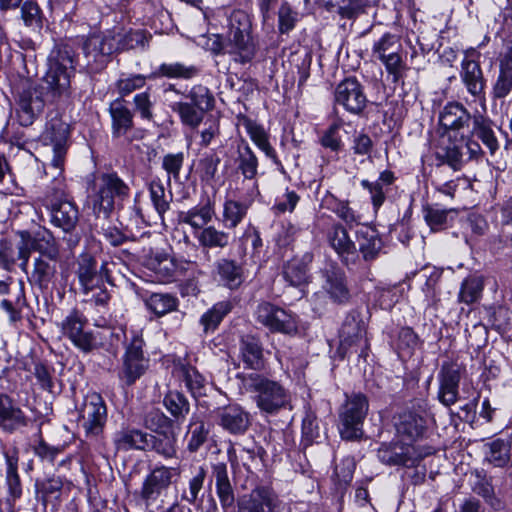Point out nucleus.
<instances>
[{
	"instance_id": "13d9d810",
	"label": "nucleus",
	"mask_w": 512,
	"mask_h": 512,
	"mask_svg": "<svg viewBox=\"0 0 512 512\" xmlns=\"http://www.w3.org/2000/svg\"><path fill=\"white\" fill-rule=\"evenodd\" d=\"M221 162L220 157L212 152L205 154L198 162L197 171L201 180L210 182L215 179L218 166Z\"/></svg>"
},
{
	"instance_id": "6e6d98bb",
	"label": "nucleus",
	"mask_w": 512,
	"mask_h": 512,
	"mask_svg": "<svg viewBox=\"0 0 512 512\" xmlns=\"http://www.w3.org/2000/svg\"><path fill=\"white\" fill-rule=\"evenodd\" d=\"M166 409L175 418H184L189 413V402L187 398L178 391H169L164 397Z\"/></svg>"
},
{
	"instance_id": "2eb2a0df",
	"label": "nucleus",
	"mask_w": 512,
	"mask_h": 512,
	"mask_svg": "<svg viewBox=\"0 0 512 512\" xmlns=\"http://www.w3.org/2000/svg\"><path fill=\"white\" fill-rule=\"evenodd\" d=\"M335 102L352 114H359L367 104L364 87L355 77L341 81L335 89Z\"/></svg>"
},
{
	"instance_id": "8fccbe9b",
	"label": "nucleus",
	"mask_w": 512,
	"mask_h": 512,
	"mask_svg": "<svg viewBox=\"0 0 512 512\" xmlns=\"http://www.w3.org/2000/svg\"><path fill=\"white\" fill-rule=\"evenodd\" d=\"M151 38V35L144 30L129 31L125 34H116L117 52L124 50L144 49Z\"/></svg>"
},
{
	"instance_id": "9d476101",
	"label": "nucleus",
	"mask_w": 512,
	"mask_h": 512,
	"mask_svg": "<svg viewBox=\"0 0 512 512\" xmlns=\"http://www.w3.org/2000/svg\"><path fill=\"white\" fill-rule=\"evenodd\" d=\"M107 421V407L98 393L87 395L79 411V424L87 437H97Z\"/></svg>"
},
{
	"instance_id": "a211bd4d",
	"label": "nucleus",
	"mask_w": 512,
	"mask_h": 512,
	"mask_svg": "<svg viewBox=\"0 0 512 512\" xmlns=\"http://www.w3.org/2000/svg\"><path fill=\"white\" fill-rule=\"evenodd\" d=\"M76 275L82 292L89 295L95 288L103 283L104 278L107 276L106 264H103L98 270L97 261L95 258L88 254H81L77 262Z\"/></svg>"
},
{
	"instance_id": "0eeeda50",
	"label": "nucleus",
	"mask_w": 512,
	"mask_h": 512,
	"mask_svg": "<svg viewBox=\"0 0 512 512\" xmlns=\"http://www.w3.org/2000/svg\"><path fill=\"white\" fill-rule=\"evenodd\" d=\"M116 34L112 31L89 35L83 42L86 64L92 71L103 69L117 52Z\"/></svg>"
},
{
	"instance_id": "aec40b11",
	"label": "nucleus",
	"mask_w": 512,
	"mask_h": 512,
	"mask_svg": "<svg viewBox=\"0 0 512 512\" xmlns=\"http://www.w3.org/2000/svg\"><path fill=\"white\" fill-rule=\"evenodd\" d=\"M327 241L341 261L349 266L358 260V250L347 230L339 223L333 224L327 232Z\"/></svg>"
},
{
	"instance_id": "1a4fd4ad",
	"label": "nucleus",
	"mask_w": 512,
	"mask_h": 512,
	"mask_svg": "<svg viewBox=\"0 0 512 512\" xmlns=\"http://www.w3.org/2000/svg\"><path fill=\"white\" fill-rule=\"evenodd\" d=\"M61 332L75 347L87 353L96 347V338L89 329L87 317L80 311L72 310L60 324Z\"/></svg>"
},
{
	"instance_id": "09e8293b",
	"label": "nucleus",
	"mask_w": 512,
	"mask_h": 512,
	"mask_svg": "<svg viewBox=\"0 0 512 512\" xmlns=\"http://www.w3.org/2000/svg\"><path fill=\"white\" fill-rule=\"evenodd\" d=\"M237 167L240 173L247 180H252L258 172V159L249 145L244 144L238 147Z\"/></svg>"
},
{
	"instance_id": "603ef678",
	"label": "nucleus",
	"mask_w": 512,
	"mask_h": 512,
	"mask_svg": "<svg viewBox=\"0 0 512 512\" xmlns=\"http://www.w3.org/2000/svg\"><path fill=\"white\" fill-rule=\"evenodd\" d=\"M145 304L149 310L158 316H163L177 308L178 302L175 297L170 294L153 293L145 300Z\"/></svg>"
},
{
	"instance_id": "6e6552de",
	"label": "nucleus",
	"mask_w": 512,
	"mask_h": 512,
	"mask_svg": "<svg viewBox=\"0 0 512 512\" xmlns=\"http://www.w3.org/2000/svg\"><path fill=\"white\" fill-rule=\"evenodd\" d=\"M18 257L21 260L20 267L26 270L32 250L46 255L50 260H56L59 255L56 240L49 230H40L31 236L27 231L19 232Z\"/></svg>"
},
{
	"instance_id": "a878e982",
	"label": "nucleus",
	"mask_w": 512,
	"mask_h": 512,
	"mask_svg": "<svg viewBox=\"0 0 512 512\" xmlns=\"http://www.w3.org/2000/svg\"><path fill=\"white\" fill-rule=\"evenodd\" d=\"M471 119L470 112L459 102L447 103L439 115V123L446 132L468 129Z\"/></svg>"
},
{
	"instance_id": "3c124183",
	"label": "nucleus",
	"mask_w": 512,
	"mask_h": 512,
	"mask_svg": "<svg viewBox=\"0 0 512 512\" xmlns=\"http://www.w3.org/2000/svg\"><path fill=\"white\" fill-rule=\"evenodd\" d=\"M475 481L472 484V491L481 496L487 504L498 510L501 508L500 500L495 496L492 481L486 475L476 472Z\"/></svg>"
},
{
	"instance_id": "338daca9",
	"label": "nucleus",
	"mask_w": 512,
	"mask_h": 512,
	"mask_svg": "<svg viewBox=\"0 0 512 512\" xmlns=\"http://www.w3.org/2000/svg\"><path fill=\"white\" fill-rule=\"evenodd\" d=\"M508 446L505 441L497 439L489 444V453L487 454V459L494 466L502 467L504 466L509 457H508Z\"/></svg>"
},
{
	"instance_id": "f03ea898",
	"label": "nucleus",
	"mask_w": 512,
	"mask_h": 512,
	"mask_svg": "<svg viewBox=\"0 0 512 512\" xmlns=\"http://www.w3.org/2000/svg\"><path fill=\"white\" fill-rule=\"evenodd\" d=\"M248 392L254 393L256 406L262 413L274 415L290 406L291 395L279 382L252 373L245 377Z\"/></svg>"
},
{
	"instance_id": "c85d7f7f",
	"label": "nucleus",
	"mask_w": 512,
	"mask_h": 512,
	"mask_svg": "<svg viewBox=\"0 0 512 512\" xmlns=\"http://www.w3.org/2000/svg\"><path fill=\"white\" fill-rule=\"evenodd\" d=\"M26 424L23 411L10 397L0 395V427L7 432H13Z\"/></svg>"
},
{
	"instance_id": "c9c22d12",
	"label": "nucleus",
	"mask_w": 512,
	"mask_h": 512,
	"mask_svg": "<svg viewBox=\"0 0 512 512\" xmlns=\"http://www.w3.org/2000/svg\"><path fill=\"white\" fill-rule=\"evenodd\" d=\"M200 69L193 64L183 62L162 63L158 69L149 75L150 79L166 77L170 79L190 80L198 76Z\"/></svg>"
},
{
	"instance_id": "473e14b6",
	"label": "nucleus",
	"mask_w": 512,
	"mask_h": 512,
	"mask_svg": "<svg viewBox=\"0 0 512 512\" xmlns=\"http://www.w3.org/2000/svg\"><path fill=\"white\" fill-rule=\"evenodd\" d=\"M4 456L7 465L6 483L9 492L7 501L12 506L14 505L15 501L22 495L21 482L17 473L19 460L17 448L13 447L11 449L5 450Z\"/></svg>"
},
{
	"instance_id": "f3484780",
	"label": "nucleus",
	"mask_w": 512,
	"mask_h": 512,
	"mask_svg": "<svg viewBox=\"0 0 512 512\" xmlns=\"http://www.w3.org/2000/svg\"><path fill=\"white\" fill-rule=\"evenodd\" d=\"M425 455L410 444H382L378 450V458L388 465L412 467L417 465Z\"/></svg>"
},
{
	"instance_id": "f8f14e48",
	"label": "nucleus",
	"mask_w": 512,
	"mask_h": 512,
	"mask_svg": "<svg viewBox=\"0 0 512 512\" xmlns=\"http://www.w3.org/2000/svg\"><path fill=\"white\" fill-rule=\"evenodd\" d=\"M174 468L165 466L156 467L144 479L137 492L139 499L146 508L154 505L167 491L172 483Z\"/></svg>"
},
{
	"instance_id": "de8ad7c7",
	"label": "nucleus",
	"mask_w": 512,
	"mask_h": 512,
	"mask_svg": "<svg viewBox=\"0 0 512 512\" xmlns=\"http://www.w3.org/2000/svg\"><path fill=\"white\" fill-rule=\"evenodd\" d=\"M148 450H153L166 459L174 458L177 454L176 438L172 434L162 433L148 438Z\"/></svg>"
},
{
	"instance_id": "a18cd8bd",
	"label": "nucleus",
	"mask_w": 512,
	"mask_h": 512,
	"mask_svg": "<svg viewBox=\"0 0 512 512\" xmlns=\"http://www.w3.org/2000/svg\"><path fill=\"white\" fill-rule=\"evenodd\" d=\"M472 134L480 139L491 153L497 150L498 141L492 129V122L488 118L483 115H475L473 117Z\"/></svg>"
},
{
	"instance_id": "4d7b16f0",
	"label": "nucleus",
	"mask_w": 512,
	"mask_h": 512,
	"mask_svg": "<svg viewBox=\"0 0 512 512\" xmlns=\"http://www.w3.org/2000/svg\"><path fill=\"white\" fill-rule=\"evenodd\" d=\"M186 99L204 113L210 111L214 107V97L210 90L203 85H194L187 95Z\"/></svg>"
},
{
	"instance_id": "ea45409f",
	"label": "nucleus",
	"mask_w": 512,
	"mask_h": 512,
	"mask_svg": "<svg viewBox=\"0 0 512 512\" xmlns=\"http://www.w3.org/2000/svg\"><path fill=\"white\" fill-rule=\"evenodd\" d=\"M112 117L113 134L121 136L127 133L133 126V114L120 98L114 100L109 107Z\"/></svg>"
},
{
	"instance_id": "b1692460",
	"label": "nucleus",
	"mask_w": 512,
	"mask_h": 512,
	"mask_svg": "<svg viewBox=\"0 0 512 512\" xmlns=\"http://www.w3.org/2000/svg\"><path fill=\"white\" fill-rule=\"evenodd\" d=\"M460 78L467 92L474 98H482L486 81L478 61L465 55L461 61Z\"/></svg>"
},
{
	"instance_id": "20e7f679",
	"label": "nucleus",
	"mask_w": 512,
	"mask_h": 512,
	"mask_svg": "<svg viewBox=\"0 0 512 512\" xmlns=\"http://www.w3.org/2000/svg\"><path fill=\"white\" fill-rule=\"evenodd\" d=\"M130 194L129 186L115 173H103L97 182V193L93 200V211L107 218L115 205Z\"/></svg>"
},
{
	"instance_id": "f704fd0d",
	"label": "nucleus",
	"mask_w": 512,
	"mask_h": 512,
	"mask_svg": "<svg viewBox=\"0 0 512 512\" xmlns=\"http://www.w3.org/2000/svg\"><path fill=\"white\" fill-rule=\"evenodd\" d=\"M240 353L244 364L253 370L264 368L263 347L260 340L252 335L243 336L240 340Z\"/></svg>"
},
{
	"instance_id": "cd10ccee",
	"label": "nucleus",
	"mask_w": 512,
	"mask_h": 512,
	"mask_svg": "<svg viewBox=\"0 0 512 512\" xmlns=\"http://www.w3.org/2000/svg\"><path fill=\"white\" fill-rule=\"evenodd\" d=\"M512 91V47H509L499 59V74L492 87L495 99H504Z\"/></svg>"
},
{
	"instance_id": "72a5a7b5",
	"label": "nucleus",
	"mask_w": 512,
	"mask_h": 512,
	"mask_svg": "<svg viewBox=\"0 0 512 512\" xmlns=\"http://www.w3.org/2000/svg\"><path fill=\"white\" fill-rule=\"evenodd\" d=\"M394 181V173L390 170L381 172L379 178L374 182L368 180L361 181V186L370 194L374 209L378 210L384 204L386 194L389 192L390 186Z\"/></svg>"
},
{
	"instance_id": "5701e85b",
	"label": "nucleus",
	"mask_w": 512,
	"mask_h": 512,
	"mask_svg": "<svg viewBox=\"0 0 512 512\" xmlns=\"http://www.w3.org/2000/svg\"><path fill=\"white\" fill-rule=\"evenodd\" d=\"M260 194L256 182L248 190V195L243 200L228 199L223 205V221L230 229L236 228L246 217L248 209L252 205L254 199Z\"/></svg>"
},
{
	"instance_id": "4468645a",
	"label": "nucleus",
	"mask_w": 512,
	"mask_h": 512,
	"mask_svg": "<svg viewBox=\"0 0 512 512\" xmlns=\"http://www.w3.org/2000/svg\"><path fill=\"white\" fill-rule=\"evenodd\" d=\"M464 371V367L456 362L446 361L442 364L438 373V399L446 407L457 402L459 383Z\"/></svg>"
},
{
	"instance_id": "bf43d9fd",
	"label": "nucleus",
	"mask_w": 512,
	"mask_h": 512,
	"mask_svg": "<svg viewBox=\"0 0 512 512\" xmlns=\"http://www.w3.org/2000/svg\"><path fill=\"white\" fill-rule=\"evenodd\" d=\"M148 76L142 74H131L122 76L115 83L117 92L122 96H127L135 90L141 89L145 86Z\"/></svg>"
},
{
	"instance_id": "bb28decb",
	"label": "nucleus",
	"mask_w": 512,
	"mask_h": 512,
	"mask_svg": "<svg viewBox=\"0 0 512 512\" xmlns=\"http://www.w3.org/2000/svg\"><path fill=\"white\" fill-rule=\"evenodd\" d=\"M312 261L313 255L309 252L288 260L283 267L284 279L294 287L308 284L311 279L309 267Z\"/></svg>"
},
{
	"instance_id": "dca6fc26",
	"label": "nucleus",
	"mask_w": 512,
	"mask_h": 512,
	"mask_svg": "<svg viewBox=\"0 0 512 512\" xmlns=\"http://www.w3.org/2000/svg\"><path fill=\"white\" fill-rule=\"evenodd\" d=\"M365 334L366 331L359 321L354 317L346 318L339 333V350L343 355L356 353L360 357H366L369 344Z\"/></svg>"
},
{
	"instance_id": "864d4df0",
	"label": "nucleus",
	"mask_w": 512,
	"mask_h": 512,
	"mask_svg": "<svg viewBox=\"0 0 512 512\" xmlns=\"http://www.w3.org/2000/svg\"><path fill=\"white\" fill-rule=\"evenodd\" d=\"M399 39L396 35L385 33L378 41L373 44L372 56L379 61H384L388 55H393L400 50Z\"/></svg>"
},
{
	"instance_id": "7ed1b4c3",
	"label": "nucleus",
	"mask_w": 512,
	"mask_h": 512,
	"mask_svg": "<svg viewBox=\"0 0 512 512\" xmlns=\"http://www.w3.org/2000/svg\"><path fill=\"white\" fill-rule=\"evenodd\" d=\"M369 403L362 393L348 396L339 411V433L343 440L357 441L363 435V423L368 414Z\"/></svg>"
},
{
	"instance_id": "37998d69",
	"label": "nucleus",
	"mask_w": 512,
	"mask_h": 512,
	"mask_svg": "<svg viewBox=\"0 0 512 512\" xmlns=\"http://www.w3.org/2000/svg\"><path fill=\"white\" fill-rule=\"evenodd\" d=\"M150 434L136 429H124L115 434L114 442L118 449L148 450Z\"/></svg>"
},
{
	"instance_id": "680f3d73",
	"label": "nucleus",
	"mask_w": 512,
	"mask_h": 512,
	"mask_svg": "<svg viewBox=\"0 0 512 512\" xmlns=\"http://www.w3.org/2000/svg\"><path fill=\"white\" fill-rule=\"evenodd\" d=\"M144 425L146 428L162 434L171 427V420L160 409H151L144 417Z\"/></svg>"
},
{
	"instance_id": "6ab92c4d",
	"label": "nucleus",
	"mask_w": 512,
	"mask_h": 512,
	"mask_svg": "<svg viewBox=\"0 0 512 512\" xmlns=\"http://www.w3.org/2000/svg\"><path fill=\"white\" fill-rule=\"evenodd\" d=\"M322 290L337 305H345L351 298L344 271L331 266L323 271Z\"/></svg>"
},
{
	"instance_id": "0e129e2a",
	"label": "nucleus",
	"mask_w": 512,
	"mask_h": 512,
	"mask_svg": "<svg viewBox=\"0 0 512 512\" xmlns=\"http://www.w3.org/2000/svg\"><path fill=\"white\" fill-rule=\"evenodd\" d=\"M247 33H251V22L248 15L242 10L234 11L229 18L228 36Z\"/></svg>"
},
{
	"instance_id": "49530a36",
	"label": "nucleus",
	"mask_w": 512,
	"mask_h": 512,
	"mask_svg": "<svg viewBox=\"0 0 512 512\" xmlns=\"http://www.w3.org/2000/svg\"><path fill=\"white\" fill-rule=\"evenodd\" d=\"M231 309L232 305L228 301H221L214 304L200 318L204 332H214Z\"/></svg>"
},
{
	"instance_id": "052dcab7",
	"label": "nucleus",
	"mask_w": 512,
	"mask_h": 512,
	"mask_svg": "<svg viewBox=\"0 0 512 512\" xmlns=\"http://www.w3.org/2000/svg\"><path fill=\"white\" fill-rule=\"evenodd\" d=\"M19 241L13 243L10 240H0V268L11 271L15 266L18 257Z\"/></svg>"
},
{
	"instance_id": "58836bf2",
	"label": "nucleus",
	"mask_w": 512,
	"mask_h": 512,
	"mask_svg": "<svg viewBox=\"0 0 512 512\" xmlns=\"http://www.w3.org/2000/svg\"><path fill=\"white\" fill-rule=\"evenodd\" d=\"M216 493L223 508L231 507L234 504L235 496L233 487L229 480L227 466L224 463H217L213 466Z\"/></svg>"
},
{
	"instance_id": "e2e57ef3",
	"label": "nucleus",
	"mask_w": 512,
	"mask_h": 512,
	"mask_svg": "<svg viewBox=\"0 0 512 512\" xmlns=\"http://www.w3.org/2000/svg\"><path fill=\"white\" fill-rule=\"evenodd\" d=\"M298 20V13L294 11L288 2H283L278 11V29L281 34H286L294 29Z\"/></svg>"
},
{
	"instance_id": "5fc2aeb1",
	"label": "nucleus",
	"mask_w": 512,
	"mask_h": 512,
	"mask_svg": "<svg viewBox=\"0 0 512 512\" xmlns=\"http://www.w3.org/2000/svg\"><path fill=\"white\" fill-rule=\"evenodd\" d=\"M149 194L155 211L163 221L164 214L170 209V200L167 199L165 188L160 179H153L149 183Z\"/></svg>"
},
{
	"instance_id": "9b49d317",
	"label": "nucleus",
	"mask_w": 512,
	"mask_h": 512,
	"mask_svg": "<svg viewBox=\"0 0 512 512\" xmlns=\"http://www.w3.org/2000/svg\"><path fill=\"white\" fill-rule=\"evenodd\" d=\"M254 316L259 324L273 333L290 334L297 329L294 316L270 302L258 304Z\"/></svg>"
},
{
	"instance_id": "4c0bfd02",
	"label": "nucleus",
	"mask_w": 512,
	"mask_h": 512,
	"mask_svg": "<svg viewBox=\"0 0 512 512\" xmlns=\"http://www.w3.org/2000/svg\"><path fill=\"white\" fill-rule=\"evenodd\" d=\"M219 282L229 289H237L243 282V268L235 260L221 258L216 262Z\"/></svg>"
},
{
	"instance_id": "c03bdc74",
	"label": "nucleus",
	"mask_w": 512,
	"mask_h": 512,
	"mask_svg": "<svg viewBox=\"0 0 512 512\" xmlns=\"http://www.w3.org/2000/svg\"><path fill=\"white\" fill-rule=\"evenodd\" d=\"M171 110L178 114L183 125L196 129L204 119L205 113L189 101L174 102Z\"/></svg>"
},
{
	"instance_id": "774afa93",
	"label": "nucleus",
	"mask_w": 512,
	"mask_h": 512,
	"mask_svg": "<svg viewBox=\"0 0 512 512\" xmlns=\"http://www.w3.org/2000/svg\"><path fill=\"white\" fill-rule=\"evenodd\" d=\"M493 326L501 334L512 332V310L505 306H499L493 313Z\"/></svg>"
},
{
	"instance_id": "2f4dec72",
	"label": "nucleus",
	"mask_w": 512,
	"mask_h": 512,
	"mask_svg": "<svg viewBox=\"0 0 512 512\" xmlns=\"http://www.w3.org/2000/svg\"><path fill=\"white\" fill-rule=\"evenodd\" d=\"M194 238L197 240L200 247L207 250L227 248L231 242L230 233L225 230L219 229L214 225L205 226L198 232H193Z\"/></svg>"
},
{
	"instance_id": "79ce46f5",
	"label": "nucleus",
	"mask_w": 512,
	"mask_h": 512,
	"mask_svg": "<svg viewBox=\"0 0 512 512\" xmlns=\"http://www.w3.org/2000/svg\"><path fill=\"white\" fill-rule=\"evenodd\" d=\"M485 278L482 275H468L461 283L457 295L459 303L471 305L478 302L484 290Z\"/></svg>"
},
{
	"instance_id": "e433bc0d",
	"label": "nucleus",
	"mask_w": 512,
	"mask_h": 512,
	"mask_svg": "<svg viewBox=\"0 0 512 512\" xmlns=\"http://www.w3.org/2000/svg\"><path fill=\"white\" fill-rule=\"evenodd\" d=\"M56 260H45L38 257L34 260L33 270L29 277L32 285L41 290H47L54 283L56 277Z\"/></svg>"
},
{
	"instance_id": "f257e3e1",
	"label": "nucleus",
	"mask_w": 512,
	"mask_h": 512,
	"mask_svg": "<svg viewBox=\"0 0 512 512\" xmlns=\"http://www.w3.org/2000/svg\"><path fill=\"white\" fill-rule=\"evenodd\" d=\"M74 71V56L69 46H60L51 52L44 77L45 86H29L19 94L17 117L21 126L32 125L42 114L46 103L43 98L44 90L50 102L70 96Z\"/></svg>"
},
{
	"instance_id": "a19ab883",
	"label": "nucleus",
	"mask_w": 512,
	"mask_h": 512,
	"mask_svg": "<svg viewBox=\"0 0 512 512\" xmlns=\"http://www.w3.org/2000/svg\"><path fill=\"white\" fill-rule=\"evenodd\" d=\"M395 426L399 435L412 441L422 435L425 428V420L412 411H405L399 415Z\"/></svg>"
},
{
	"instance_id": "423d86ee",
	"label": "nucleus",
	"mask_w": 512,
	"mask_h": 512,
	"mask_svg": "<svg viewBox=\"0 0 512 512\" xmlns=\"http://www.w3.org/2000/svg\"><path fill=\"white\" fill-rule=\"evenodd\" d=\"M45 205L50 212L53 225L65 232L75 228L79 218L78 209L66 195L61 181H57L53 192L47 194Z\"/></svg>"
},
{
	"instance_id": "7c9ffc66",
	"label": "nucleus",
	"mask_w": 512,
	"mask_h": 512,
	"mask_svg": "<svg viewBox=\"0 0 512 512\" xmlns=\"http://www.w3.org/2000/svg\"><path fill=\"white\" fill-rule=\"evenodd\" d=\"M214 215V204L210 200H207V202L201 206H195L187 211H181L178 219L179 222L189 225L194 232H198L200 229H204L205 226H208Z\"/></svg>"
},
{
	"instance_id": "4be33fe9",
	"label": "nucleus",
	"mask_w": 512,
	"mask_h": 512,
	"mask_svg": "<svg viewBox=\"0 0 512 512\" xmlns=\"http://www.w3.org/2000/svg\"><path fill=\"white\" fill-rule=\"evenodd\" d=\"M219 425L227 432L244 434L250 426V415L238 404H230L219 408L217 412Z\"/></svg>"
},
{
	"instance_id": "412c9836",
	"label": "nucleus",
	"mask_w": 512,
	"mask_h": 512,
	"mask_svg": "<svg viewBox=\"0 0 512 512\" xmlns=\"http://www.w3.org/2000/svg\"><path fill=\"white\" fill-rule=\"evenodd\" d=\"M277 496L267 487L261 486L253 489L248 495L241 498L238 503L239 512H274Z\"/></svg>"
},
{
	"instance_id": "69168bd1",
	"label": "nucleus",
	"mask_w": 512,
	"mask_h": 512,
	"mask_svg": "<svg viewBox=\"0 0 512 512\" xmlns=\"http://www.w3.org/2000/svg\"><path fill=\"white\" fill-rule=\"evenodd\" d=\"M248 133L252 141L266 154L267 157H276L275 150L270 145L268 136L262 127L251 124L248 126Z\"/></svg>"
},
{
	"instance_id": "c756f323",
	"label": "nucleus",
	"mask_w": 512,
	"mask_h": 512,
	"mask_svg": "<svg viewBox=\"0 0 512 512\" xmlns=\"http://www.w3.org/2000/svg\"><path fill=\"white\" fill-rule=\"evenodd\" d=\"M358 243V255L361 254L365 261L376 259L382 248V241L375 229L363 226L356 231Z\"/></svg>"
},
{
	"instance_id": "ddd939ff",
	"label": "nucleus",
	"mask_w": 512,
	"mask_h": 512,
	"mask_svg": "<svg viewBox=\"0 0 512 512\" xmlns=\"http://www.w3.org/2000/svg\"><path fill=\"white\" fill-rule=\"evenodd\" d=\"M143 345V339L138 335H134L126 347L120 378L127 385H132L144 374L148 367V359L144 357Z\"/></svg>"
},
{
	"instance_id": "39448f33",
	"label": "nucleus",
	"mask_w": 512,
	"mask_h": 512,
	"mask_svg": "<svg viewBox=\"0 0 512 512\" xmlns=\"http://www.w3.org/2000/svg\"><path fill=\"white\" fill-rule=\"evenodd\" d=\"M69 133V125L58 116L48 120L42 133L43 144L52 147L53 155L47 168L55 170L54 177L61 175L63 171Z\"/></svg>"
},
{
	"instance_id": "393cba45",
	"label": "nucleus",
	"mask_w": 512,
	"mask_h": 512,
	"mask_svg": "<svg viewBox=\"0 0 512 512\" xmlns=\"http://www.w3.org/2000/svg\"><path fill=\"white\" fill-rule=\"evenodd\" d=\"M258 47L251 33L230 35L224 47V53L240 64L251 62L257 53Z\"/></svg>"
}]
</instances>
